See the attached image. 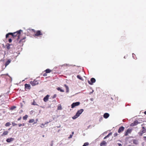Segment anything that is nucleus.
I'll return each instance as SVG.
<instances>
[{"label":"nucleus","instance_id":"nucleus-1","mask_svg":"<svg viewBox=\"0 0 146 146\" xmlns=\"http://www.w3.org/2000/svg\"><path fill=\"white\" fill-rule=\"evenodd\" d=\"M21 31H22L21 30H20L18 31H17L16 32H14L13 33H8L6 34V37L7 38L9 37V35H11L13 37H15L17 36V39H19V36L20 35V33Z\"/></svg>","mask_w":146,"mask_h":146},{"label":"nucleus","instance_id":"nucleus-2","mask_svg":"<svg viewBox=\"0 0 146 146\" xmlns=\"http://www.w3.org/2000/svg\"><path fill=\"white\" fill-rule=\"evenodd\" d=\"M83 111L84 110L83 109H81L80 110H78L76 114L72 117V119H75L77 118L82 113Z\"/></svg>","mask_w":146,"mask_h":146},{"label":"nucleus","instance_id":"nucleus-3","mask_svg":"<svg viewBox=\"0 0 146 146\" xmlns=\"http://www.w3.org/2000/svg\"><path fill=\"white\" fill-rule=\"evenodd\" d=\"M132 130L131 128H129L125 132L124 135L125 136L128 135L129 134L131 133Z\"/></svg>","mask_w":146,"mask_h":146},{"label":"nucleus","instance_id":"nucleus-4","mask_svg":"<svg viewBox=\"0 0 146 146\" xmlns=\"http://www.w3.org/2000/svg\"><path fill=\"white\" fill-rule=\"evenodd\" d=\"M80 103L79 102H77L73 103L71 105V108H73L76 106H78L80 105Z\"/></svg>","mask_w":146,"mask_h":146},{"label":"nucleus","instance_id":"nucleus-5","mask_svg":"<svg viewBox=\"0 0 146 146\" xmlns=\"http://www.w3.org/2000/svg\"><path fill=\"white\" fill-rule=\"evenodd\" d=\"M30 84L32 86H34L38 84V83L37 80H35L33 81H31Z\"/></svg>","mask_w":146,"mask_h":146},{"label":"nucleus","instance_id":"nucleus-6","mask_svg":"<svg viewBox=\"0 0 146 146\" xmlns=\"http://www.w3.org/2000/svg\"><path fill=\"white\" fill-rule=\"evenodd\" d=\"M139 123L137 120H135L130 125L131 126H134L136 125Z\"/></svg>","mask_w":146,"mask_h":146},{"label":"nucleus","instance_id":"nucleus-7","mask_svg":"<svg viewBox=\"0 0 146 146\" xmlns=\"http://www.w3.org/2000/svg\"><path fill=\"white\" fill-rule=\"evenodd\" d=\"M91 82L90 81H88V82L89 84L90 85H92L93 83H94L96 82V80L94 78H92L90 80Z\"/></svg>","mask_w":146,"mask_h":146},{"label":"nucleus","instance_id":"nucleus-8","mask_svg":"<svg viewBox=\"0 0 146 146\" xmlns=\"http://www.w3.org/2000/svg\"><path fill=\"white\" fill-rule=\"evenodd\" d=\"M26 37H23L22 39H21L19 41V43L20 44V45H23V43L25 42V41Z\"/></svg>","mask_w":146,"mask_h":146},{"label":"nucleus","instance_id":"nucleus-9","mask_svg":"<svg viewBox=\"0 0 146 146\" xmlns=\"http://www.w3.org/2000/svg\"><path fill=\"white\" fill-rule=\"evenodd\" d=\"M124 127L123 126H121L120 127L118 131V132L119 133H120L122 132L124 130Z\"/></svg>","mask_w":146,"mask_h":146},{"label":"nucleus","instance_id":"nucleus-10","mask_svg":"<svg viewBox=\"0 0 146 146\" xmlns=\"http://www.w3.org/2000/svg\"><path fill=\"white\" fill-rule=\"evenodd\" d=\"M42 33L40 32V31H36V34H35V36H39L40 35H42Z\"/></svg>","mask_w":146,"mask_h":146},{"label":"nucleus","instance_id":"nucleus-11","mask_svg":"<svg viewBox=\"0 0 146 146\" xmlns=\"http://www.w3.org/2000/svg\"><path fill=\"white\" fill-rule=\"evenodd\" d=\"M25 89H27L28 90H30L31 88L30 85L29 84H25Z\"/></svg>","mask_w":146,"mask_h":146},{"label":"nucleus","instance_id":"nucleus-12","mask_svg":"<svg viewBox=\"0 0 146 146\" xmlns=\"http://www.w3.org/2000/svg\"><path fill=\"white\" fill-rule=\"evenodd\" d=\"M50 96L47 95L43 99V100L44 102H46L48 101Z\"/></svg>","mask_w":146,"mask_h":146},{"label":"nucleus","instance_id":"nucleus-13","mask_svg":"<svg viewBox=\"0 0 146 146\" xmlns=\"http://www.w3.org/2000/svg\"><path fill=\"white\" fill-rule=\"evenodd\" d=\"M11 60L10 59L8 60L5 63V67H6L11 62Z\"/></svg>","mask_w":146,"mask_h":146},{"label":"nucleus","instance_id":"nucleus-14","mask_svg":"<svg viewBox=\"0 0 146 146\" xmlns=\"http://www.w3.org/2000/svg\"><path fill=\"white\" fill-rule=\"evenodd\" d=\"M14 139L13 138H10L7 139L6 140V141L8 143H10L11 141H13Z\"/></svg>","mask_w":146,"mask_h":146},{"label":"nucleus","instance_id":"nucleus-15","mask_svg":"<svg viewBox=\"0 0 146 146\" xmlns=\"http://www.w3.org/2000/svg\"><path fill=\"white\" fill-rule=\"evenodd\" d=\"M106 142L105 141H102L100 144V145L101 146H104V145H106Z\"/></svg>","mask_w":146,"mask_h":146},{"label":"nucleus","instance_id":"nucleus-16","mask_svg":"<svg viewBox=\"0 0 146 146\" xmlns=\"http://www.w3.org/2000/svg\"><path fill=\"white\" fill-rule=\"evenodd\" d=\"M110 115L109 113H105L104 115V117L105 118H108L109 116Z\"/></svg>","mask_w":146,"mask_h":146},{"label":"nucleus","instance_id":"nucleus-17","mask_svg":"<svg viewBox=\"0 0 146 146\" xmlns=\"http://www.w3.org/2000/svg\"><path fill=\"white\" fill-rule=\"evenodd\" d=\"M8 132L7 131H4L3 134L1 135L2 136H4L5 135H7L8 134Z\"/></svg>","mask_w":146,"mask_h":146},{"label":"nucleus","instance_id":"nucleus-18","mask_svg":"<svg viewBox=\"0 0 146 146\" xmlns=\"http://www.w3.org/2000/svg\"><path fill=\"white\" fill-rule=\"evenodd\" d=\"M64 86L65 87L66 89V92H68L69 91V88L68 87V86L66 85V84H64Z\"/></svg>","mask_w":146,"mask_h":146},{"label":"nucleus","instance_id":"nucleus-19","mask_svg":"<svg viewBox=\"0 0 146 146\" xmlns=\"http://www.w3.org/2000/svg\"><path fill=\"white\" fill-rule=\"evenodd\" d=\"M133 143L134 144L136 145L138 144V141L137 140L134 139L133 140Z\"/></svg>","mask_w":146,"mask_h":146},{"label":"nucleus","instance_id":"nucleus-20","mask_svg":"<svg viewBox=\"0 0 146 146\" xmlns=\"http://www.w3.org/2000/svg\"><path fill=\"white\" fill-rule=\"evenodd\" d=\"M57 90H59V91H60L61 92H64V90H63V89H61L60 88V87H58L57 88Z\"/></svg>","mask_w":146,"mask_h":146},{"label":"nucleus","instance_id":"nucleus-21","mask_svg":"<svg viewBox=\"0 0 146 146\" xmlns=\"http://www.w3.org/2000/svg\"><path fill=\"white\" fill-rule=\"evenodd\" d=\"M144 133L142 131H140L138 133V135L140 136H141L142 135L143 133Z\"/></svg>","mask_w":146,"mask_h":146},{"label":"nucleus","instance_id":"nucleus-22","mask_svg":"<svg viewBox=\"0 0 146 146\" xmlns=\"http://www.w3.org/2000/svg\"><path fill=\"white\" fill-rule=\"evenodd\" d=\"M142 131L144 133H146V129L144 127H142Z\"/></svg>","mask_w":146,"mask_h":146},{"label":"nucleus","instance_id":"nucleus-23","mask_svg":"<svg viewBox=\"0 0 146 146\" xmlns=\"http://www.w3.org/2000/svg\"><path fill=\"white\" fill-rule=\"evenodd\" d=\"M77 78L80 80H83V79L82 78V77L81 76L79 75H77Z\"/></svg>","mask_w":146,"mask_h":146},{"label":"nucleus","instance_id":"nucleus-24","mask_svg":"<svg viewBox=\"0 0 146 146\" xmlns=\"http://www.w3.org/2000/svg\"><path fill=\"white\" fill-rule=\"evenodd\" d=\"M57 109L58 110H61L62 109V107L60 104H59L58 107Z\"/></svg>","mask_w":146,"mask_h":146},{"label":"nucleus","instance_id":"nucleus-25","mask_svg":"<svg viewBox=\"0 0 146 146\" xmlns=\"http://www.w3.org/2000/svg\"><path fill=\"white\" fill-rule=\"evenodd\" d=\"M45 71L46 73H49L51 72V70L49 69H47Z\"/></svg>","mask_w":146,"mask_h":146},{"label":"nucleus","instance_id":"nucleus-26","mask_svg":"<svg viewBox=\"0 0 146 146\" xmlns=\"http://www.w3.org/2000/svg\"><path fill=\"white\" fill-rule=\"evenodd\" d=\"M28 117V116L27 115H26L23 117V119L24 120H26L27 118Z\"/></svg>","mask_w":146,"mask_h":146},{"label":"nucleus","instance_id":"nucleus-27","mask_svg":"<svg viewBox=\"0 0 146 146\" xmlns=\"http://www.w3.org/2000/svg\"><path fill=\"white\" fill-rule=\"evenodd\" d=\"M11 124L9 122H8L5 124V126L6 127H8Z\"/></svg>","mask_w":146,"mask_h":146},{"label":"nucleus","instance_id":"nucleus-28","mask_svg":"<svg viewBox=\"0 0 146 146\" xmlns=\"http://www.w3.org/2000/svg\"><path fill=\"white\" fill-rule=\"evenodd\" d=\"M35 120L34 119H30L29 120V123H32L34 122Z\"/></svg>","mask_w":146,"mask_h":146},{"label":"nucleus","instance_id":"nucleus-29","mask_svg":"<svg viewBox=\"0 0 146 146\" xmlns=\"http://www.w3.org/2000/svg\"><path fill=\"white\" fill-rule=\"evenodd\" d=\"M16 108V106H12V107H11L10 109L11 110H14V109Z\"/></svg>","mask_w":146,"mask_h":146},{"label":"nucleus","instance_id":"nucleus-30","mask_svg":"<svg viewBox=\"0 0 146 146\" xmlns=\"http://www.w3.org/2000/svg\"><path fill=\"white\" fill-rule=\"evenodd\" d=\"M89 143L88 142L85 143L82 146H87L88 145Z\"/></svg>","mask_w":146,"mask_h":146},{"label":"nucleus","instance_id":"nucleus-31","mask_svg":"<svg viewBox=\"0 0 146 146\" xmlns=\"http://www.w3.org/2000/svg\"><path fill=\"white\" fill-rule=\"evenodd\" d=\"M111 135H112V133H109L106 136V137L108 138L109 137V136Z\"/></svg>","mask_w":146,"mask_h":146},{"label":"nucleus","instance_id":"nucleus-32","mask_svg":"<svg viewBox=\"0 0 146 146\" xmlns=\"http://www.w3.org/2000/svg\"><path fill=\"white\" fill-rule=\"evenodd\" d=\"M118 134L117 133H115L114 134V137H116V136H117V135H118Z\"/></svg>","mask_w":146,"mask_h":146},{"label":"nucleus","instance_id":"nucleus-33","mask_svg":"<svg viewBox=\"0 0 146 146\" xmlns=\"http://www.w3.org/2000/svg\"><path fill=\"white\" fill-rule=\"evenodd\" d=\"M12 124L13 126H15L17 125V124L16 123H15L13 122H12Z\"/></svg>","mask_w":146,"mask_h":146},{"label":"nucleus","instance_id":"nucleus-34","mask_svg":"<svg viewBox=\"0 0 146 146\" xmlns=\"http://www.w3.org/2000/svg\"><path fill=\"white\" fill-rule=\"evenodd\" d=\"M143 138L144 140L146 142V137L144 136Z\"/></svg>","mask_w":146,"mask_h":146},{"label":"nucleus","instance_id":"nucleus-35","mask_svg":"<svg viewBox=\"0 0 146 146\" xmlns=\"http://www.w3.org/2000/svg\"><path fill=\"white\" fill-rule=\"evenodd\" d=\"M12 39L11 38H9V42L10 43L11 42H12Z\"/></svg>","mask_w":146,"mask_h":146},{"label":"nucleus","instance_id":"nucleus-36","mask_svg":"<svg viewBox=\"0 0 146 146\" xmlns=\"http://www.w3.org/2000/svg\"><path fill=\"white\" fill-rule=\"evenodd\" d=\"M72 135L70 134V136H69V137L68 138H71L72 137Z\"/></svg>","mask_w":146,"mask_h":146},{"label":"nucleus","instance_id":"nucleus-37","mask_svg":"<svg viewBox=\"0 0 146 146\" xmlns=\"http://www.w3.org/2000/svg\"><path fill=\"white\" fill-rule=\"evenodd\" d=\"M21 117H19V118H18V120L19 121L21 120Z\"/></svg>","mask_w":146,"mask_h":146},{"label":"nucleus","instance_id":"nucleus-38","mask_svg":"<svg viewBox=\"0 0 146 146\" xmlns=\"http://www.w3.org/2000/svg\"><path fill=\"white\" fill-rule=\"evenodd\" d=\"M56 94H54V96H53V98H55L56 97Z\"/></svg>","mask_w":146,"mask_h":146},{"label":"nucleus","instance_id":"nucleus-39","mask_svg":"<svg viewBox=\"0 0 146 146\" xmlns=\"http://www.w3.org/2000/svg\"><path fill=\"white\" fill-rule=\"evenodd\" d=\"M118 145V146H122V145L120 143H117V144Z\"/></svg>","mask_w":146,"mask_h":146},{"label":"nucleus","instance_id":"nucleus-40","mask_svg":"<svg viewBox=\"0 0 146 146\" xmlns=\"http://www.w3.org/2000/svg\"><path fill=\"white\" fill-rule=\"evenodd\" d=\"M18 125L19 126V127H21V126H22V125H21V124H18Z\"/></svg>","mask_w":146,"mask_h":146},{"label":"nucleus","instance_id":"nucleus-41","mask_svg":"<svg viewBox=\"0 0 146 146\" xmlns=\"http://www.w3.org/2000/svg\"><path fill=\"white\" fill-rule=\"evenodd\" d=\"M21 125H22V126H25V124L24 123H23L22 124H21Z\"/></svg>","mask_w":146,"mask_h":146},{"label":"nucleus","instance_id":"nucleus-42","mask_svg":"<svg viewBox=\"0 0 146 146\" xmlns=\"http://www.w3.org/2000/svg\"><path fill=\"white\" fill-rule=\"evenodd\" d=\"M49 122H46L44 124H47V123H49Z\"/></svg>","mask_w":146,"mask_h":146},{"label":"nucleus","instance_id":"nucleus-43","mask_svg":"<svg viewBox=\"0 0 146 146\" xmlns=\"http://www.w3.org/2000/svg\"><path fill=\"white\" fill-rule=\"evenodd\" d=\"M107 138V137H106V136H105L104 138V139H106Z\"/></svg>","mask_w":146,"mask_h":146},{"label":"nucleus","instance_id":"nucleus-44","mask_svg":"<svg viewBox=\"0 0 146 146\" xmlns=\"http://www.w3.org/2000/svg\"><path fill=\"white\" fill-rule=\"evenodd\" d=\"M41 125H42L43 126H44L45 124H43V123H42V124H41Z\"/></svg>","mask_w":146,"mask_h":146},{"label":"nucleus","instance_id":"nucleus-45","mask_svg":"<svg viewBox=\"0 0 146 146\" xmlns=\"http://www.w3.org/2000/svg\"><path fill=\"white\" fill-rule=\"evenodd\" d=\"M144 113L145 114V115H146V111H145L144 112Z\"/></svg>","mask_w":146,"mask_h":146},{"label":"nucleus","instance_id":"nucleus-46","mask_svg":"<svg viewBox=\"0 0 146 146\" xmlns=\"http://www.w3.org/2000/svg\"><path fill=\"white\" fill-rule=\"evenodd\" d=\"M72 135H73V134H74V132H72Z\"/></svg>","mask_w":146,"mask_h":146},{"label":"nucleus","instance_id":"nucleus-47","mask_svg":"<svg viewBox=\"0 0 146 146\" xmlns=\"http://www.w3.org/2000/svg\"><path fill=\"white\" fill-rule=\"evenodd\" d=\"M34 102H34L33 103V105H35V103H34Z\"/></svg>","mask_w":146,"mask_h":146},{"label":"nucleus","instance_id":"nucleus-48","mask_svg":"<svg viewBox=\"0 0 146 146\" xmlns=\"http://www.w3.org/2000/svg\"><path fill=\"white\" fill-rule=\"evenodd\" d=\"M44 76H45L46 75V73H45L44 74Z\"/></svg>","mask_w":146,"mask_h":146},{"label":"nucleus","instance_id":"nucleus-49","mask_svg":"<svg viewBox=\"0 0 146 146\" xmlns=\"http://www.w3.org/2000/svg\"><path fill=\"white\" fill-rule=\"evenodd\" d=\"M42 137H44V135H42Z\"/></svg>","mask_w":146,"mask_h":146},{"label":"nucleus","instance_id":"nucleus-50","mask_svg":"<svg viewBox=\"0 0 146 146\" xmlns=\"http://www.w3.org/2000/svg\"><path fill=\"white\" fill-rule=\"evenodd\" d=\"M36 123V122H34V124H35V123Z\"/></svg>","mask_w":146,"mask_h":146},{"label":"nucleus","instance_id":"nucleus-51","mask_svg":"<svg viewBox=\"0 0 146 146\" xmlns=\"http://www.w3.org/2000/svg\"><path fill=\"white\" fill-rule=\"evenodd\" d=\"M128 146H132V145H129Z\"/></svg>","mask_w":146,"mask_h":146}]
</instances>
